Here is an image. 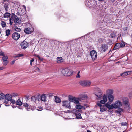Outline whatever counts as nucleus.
I'll use <instances>...</instances> for the list:
<instances>
[{
    "instance_id": "f257e3e1",
    "label": "nucleus",
    "mask_w": 132,
    "mask_h": 132,
    "mask_svg": "<svg viewBox=\"0 0 132 132\" xmlns=\"http://www.w3.org/2000/svg\"><path fill=\"white\" fill-rule=\"evenodd\" d=\"M62 73L65 76H70L73 73V71L68 68H63L61 69Z\"/></svg>"
},
{
    "instance_id": "f03ea898",
    "label": "nucleus",
    "mask_w": 132,
    "mask_h": 132,
    "mask_svg": "<svg viewBox=\"0 0 132 132\" xmlns=\"http://www.w3.org/2000/svg\"><path fill=\"white\" fill-rule=\"evenodd\" d=\"M94 91V93L96 96L98 98L102 97V93L99 88L97 87H95Z\"/></svg>"
},
{
    "instance_id": "7ed1b4c3",
    "label": "nucleus",
    "mask_w": 132,
    "mask_h": 132,
    "mask_svg": "<svg viewBox=\"0 0 132 132\" xmlns=\"http://www.w3.org/2000/svg\"><path fill=\"white\" fill-rule=\"evenodd\" d=\"M123 103L125 105L126 110H128L130 108V105L129 102V100L127 98H124L123 99Z\"/></svg>"
},
{
    "instance_id": "20e7f679",
    "label": "nucleus",
    "mask_w": 132,
    "mask_h": 132,
    "mask_svg": "<svg viewBox=\"0 0 132 132\" xmlns=\"http://www.w3.org/2000/svg\"><path fill=\"white\" fill-rule=\"evenodd\" d=\"M122 105V104L121 102L120 101L118 100L116 101L114 103L112 104L113 108H117L121 107Z\"/></svg>"
},
{
    "instance_id": "39448f33",
    "label": "nucleus",
    "mask_w": 132,
    "mask_h": 132,
    "mask_svg": "<svg viewBox=\"0 0 132 132\" xmlns=\"http://www.w3.org/2000/svg\"><path fill=\"white\" fill-rule=\"evenodd\" d=\"M90 54L92 60H95L97 56V53L96 51L94 50H92L90 52Z\"/></svg>"
},
{
    "instance_id": "423d86ee",
    "label": "nucleus",
    "mask_w": 132,
    "mask_h": 132,
    "mask_svg": "<svg viewBox=\"0 0 132 132\" xmlns=\"http://www.w3.org/2000/svg\"><path fill=\"white\" fill-rule=\"evenodd\" d=\"M2 58L1 61L4 65L6 66L9 62V61L7 59L8 57L7 55H5L3 56Z\"/></svg>"
},
{
    "instance_id": "0eeeda50",
    "label": "nucleus",
    "mask_w": 132,
    "mask_h": 132,
    "mask_svg": "<svg viewBox=\"0 0 132 132\" xmlns=\"http://www.w3.org/2000/svg\"><path fill=\"white\" fill-rule=\"evenodd\" d=\"M62 106L67 108L71 109V106L70 105V102L68 101H64L62 102Z\"/></svg>"
},
{
    "instance_id": "6e6552de",
    "label": "nucleus",
    "mask_w": 132,
    "mask_h": 132,
    "mask_svg": "<svg viewBox=\"0 0 132 132\" xmlns=\"http://www.w3.org/2000/svg\"><path fill=\"white\" fill-rule=\"evenodd\" d=\"M12 100L11 103L13 104H14L15 101L16 100V98L18 97V94L16 93H13L11 94Z\"/></svg>"
},
{
    "instance_id": "1a4fd4ad",
    "label": "nucleus",
    "mask_w": 132,
    "mask_h": 132,
    "mask_svg": "<svg viewBox=\"0 0 132 132\" xmlns=\"http://www.w3.org/2000/svg\"><path fill=\"white\" fill-rule=\"evenodd\" d=\"M20 37V34L16 32L13 33L12 36V38L15 40H18Z\"/></svg>"
},
{
    "instance_id": "9d476101",
    "label": "nucleus",
    "mask_w": 132,
    "mask_h": 132,
    "mask_svg": "<svg viewBox=\"0 0 132 132\" xmlns=\"http://www.w3.org/2000/svg\"><path fill=\"white\" fill-rule=\"evenodd\" d=\"M20 45L22 48L25 49L28 46L29 43L25 41H24L21 43Z\"/></svg>"
},
{
    "instance_id": "9b49d317",
    "label": "nucleus",
    "mask_w": 132,
    "mask_h": 132,
    "mask_svg": "<svg viewBox=\"0 0 132 132\" xmlns=\"http://www.w3.org/2000/svg\"><path fill=\"white\" fill-rule=\"evenodd\" d=\"M79 111L78 110H76V111L74 112V114H75L77 119H81L82 118V117L81 116V114L79 112Z\"/></svg>"
},
{
    "instance_id": "f8f14e48",
    "label": "nucleus",
    "mask_w": 132,
    "mask_h": 132,
    "mask_svg": "<svg viewBox=\"0 0 132 132\" xmlns=\"http://www.w3.org/2000/svg\"><path fill=\"white\" fill-rule=\"evenodd\" d=\"M33 29L31 28H26L24 30V32L27 34H31L33 32Z\"/></svg>"
},
{
    "instance_id": "ddd939ff",
    "label": "nucleus",
    "mask_w": 132,
    "mask_h": 132,
    "mask_svg": "<svg viewBox=\"0 0 132 132\" xmlns=\"http://www.w3.org/2000/svg\"><path fill=\"white\" fill-rule=\"evenodd\" d=\"M107 101V97L106 96L104 95L102 97V99L100 101V103L102 104H104Z\"/></svg>"
},
{
    "instance_id": "4468645a",
    "label": "nucleus",
    "mask_w": 132,
    "mask_h": 132,
    "mask_svg": "<svg viewBox=\"0 0 132 132\" xmlns=\"http://www.w3.org/2000/svg\"><path fill=\"white\" fill-rule=\"evenodd\" d=\"M91 84V82L90 81H84L81 82V84L83 86H89Z\"/></svg>"
},
{
    "instance_id": "2eb2a0df",
    "label": "nucleus",
    "mask_w": 132,
    "mask_h": 132,
    "mask_svg": "<svg viewBox=\"0 0 132 132\" xmlns=\"http://www.w3.org/2000/svg\"><path fill=\"white\" fill-rule=\"evenodd\" d=\"M16 15L14 13H12V14L11 16L10 19V25H12L14 19L15 18Z\"/></svg>"
},
{
    "instance_id": "dca6fc26",
    "label": "nucleus",
    "mask_w": 132,
    "mask_h": 132,
    "mask_svg": "<svg viewBox=\"0 0 132 132\" xmlns=\"http://www.w3.org/2000/svg\"><path fill=\"white\" fill-rule=\"evenodd\" d=\"M11 94H7L5 95V99H6L7 101H10V104H11V101H12V98Z\"/></svg>"
},
{
    "instance_id": "f3484780",
    "label": "nucleus",
    "mask_w": 132,
    "mask_h": 132,
    "mask_svg": "<svg viewBox=\"0 0 132 132\" xmlns=\"http://www.w3.org/2000/svg\"><path fill=\"white\" fill-rule=\"evenodd\" d=\"M4 7L6 11H7L8 8V5L9 4V2L7 0H4Z\"/></svg>"
},
{
    "instance_id": "a211bd4d",
    "label": "nucleus",
    "mask_w": 132,
    "mask_h": 132,
    "mask_svg": "<svg viewBox=\"0 0 132 132\" xmlns=\"http://www.w3.org/2000/svg\"><path fill=\"white\" fill-rule=\"evenodd\" d=\"M40 101H43L44 102L46 101V95L44 94H43L40 96Z\"/></svg>"
},
{
    "instance_id": "6ab92c4d",
    "label": "nucleus",
    "mask_w": 132,
    "mask_h": 132,
    "mask_svg": "<svg viewBox=\"0 0 132 132\" xmlns=\"http://www.w3.org/2000/svg\"><path fill=\"white\" fill-rule=\"evenodd\" d=\"M112 102V101H109L105 105L106 107L107 108L110 109H113V106H112V104H111V105H110L111 103Z\"/></svg>"
},
{
    "instance_id": "aec40b11",
    "label": "nucleus",
    "mask_w": 132,
    "mask_h": 132,
    "mask_svg": "<svg viewBox=\"0 0 132 132\" xmlns=\"http://www.w3.org/2000/svg\"><path fill=\"white\" fill-rule=\"evenodd\" d=\"M101 51L103 52L105 51L108 49V47L107 45H103L101 47Z\"/></svg>"
},
{
    "instance_id": "412c9836",
    "label": "nucleus",
    "mask_w": 132,
    "mask_h": 132,
    "mask_svg": "<svg viewBox=\"0 0 132 132\" xmlns=\"http://www.w3.org/2000/svg\"><path fill=\"white\" fill-rule=\"evenodd\" d=\"M87 97L86 95L84 94H80L79 96V98L80 101L81 100H84Z\"/></svg>"
},
{
    "instance_id": "4be33fe9",
    "label": "nucleus",
    "mask_w": 132,
    "mask_h": 132,
    "mask_svg": "<svg viewBox=\"0 0 132 132\" xmlns=\"http://www.w3.org/2000/svg\"><path fill=\"white\" fill-rule=\"evenodd\" d=\"M132 73V71H126L125 72L122 73L121 74V75L122 76L125 77L128 75H130Z\"/></svg>"
},
{
    "instance_id": "5701e85b",
    "label": "nucleus",
    "mask_w": 132,
    "mask_h": 132,
    "mask_svg": "<svg viewBox=\"0 0 132 132\" xmlns=\"http://www.w3.org/2000/svg\"><path fill=\"white\" fill-rule=\"evenodd\" d=\"M80 101V100L79 97H73V102L75 103L78 104L79 103Z\"/></svg>"
},
{
    "instance_id": "b1692460",
    "label": "nucleus",
    "mask_w": 132,
    "mask_h": 132,
    "mask_svg": "<svg viewBox=\"0 0 132 132\" xmlns=\"http://www.w3.org/2000/svg\"><path fill=\"white\" fill-rule=\"evenodd\" d=\"M16 101H15V102L14 104L16 103V104L19 106H21L22 104V103L21 101L20 100L18 99Z\"/></svg>"
},
{
    "instance_id": "393cba45",
    "label": "nucleus",
    "mask_w": 132,
    "mask_h": 132,
    "mask_svg": "<svg viewBox=\"0 0 132 132\" xmlns=\"http://www.w3.org/2000/svg\"><path fill=\"white\" fill-rule=\"evenodd\" d=\"M36 103L40 101V96L38 95H35Z\"/></svg>"
},
{
    "instance_id": "a878e982",
    "label": "nucleus",
    "mask_w": 132,
    "mask_h": 132,
    "mask_svg": "<svg viewBox=\"0 0 132 132\" xmlns=\"http://www.w3.org/2000/svg\"><path fill=\"white\" fill-rule=\"evenodd\" d=\"M14 22L16 24H19L20 23L19 19L16 15L14 19Z\"/></svg>"
},
{
    "instance_id": "bb28decb",
    "label": "nucleus",
    "mask_w": 132,
    "mask_h": 132,
    "mask_svg": "<svg viewBox=\"0 0 132 132\" xmlns=\"http://www.w3.org/2000/svg\"><path fill=\"white\" fill-rule=\"evenodd\" d=\"M108 98L109 101L112 102L114 100V96L112 95H109L108 96Z\"/></svg>"
},
{
    "instance_id": "cd10ccee",
    "label": "nucleus",
    "mask_w": 132,
    "mask_h": 132,
    "mask_svg": "<svg viewBox=\"0 0 132 132\" xmlns=\"http://www.w3.org/2000/svg\"><path fill=\"white\" fill-rule=\"evenodd\" d=\"M57 62L58 63H61L63 61V59L61 57H58L57 58Z\"/></svg>"
},
{
    "instance_id": "c85d7f7f",
    "label": "nucleus",
    "mask_w": 132,
    "mask_h": 132,
    "mask_svg": "<svg viewBox=\"0 0 132 132\" xmlns=\"http://www.w3.org/2000/svg\"><path fill=\"white\" fill-rule=\"evenodd\" d=\"M113 93V91L112 89H108L107 90L106 92V93L107 94L112 95Z\"/></svg>"
},
{
    "instance_id": "c756f323",
    "label": "nucleus",
    "mask_w": 132,
    "mask_h": 132,
    "mask_svg": "<svg viewBox=\"0 0 132 132\" xmlns=\"http://www.w3.org/2000/svg\"><path fill=\"white\" fill-rule=\"evenodd\" d=\"M106 108L105 105H103L100 107V111H105L107 110Z\"/></svg>"
},
{
    "instance_id": "7c9ffc66",
    "label": "nucleus",
    "mask_w": 132,
    "mask_h": 132,
    "mask_svg": "<svg viewBox=\"0 0 132 132\" xmlns=\"http://www.w3.org/2000/svg\"><path fill=\"white\" fill-rule=\"evenodd\" d=\"M123 109L121 108H119L118 109V110L116 111V112L118 114H121V113L123 112Z\"/></svg>"
},
{
    "instance_id": "2f4dec72",
    "label": "nucleus",
    "mask_w": 132,
    "mask_h": 132,
    "mask_svg": "<svg viewBox=\"0 0 132 132\" xmlns=\"http://www.w3.org/2000/svg\"><path fill=\"white\" fill-rule=\"evenodd\" d=\"M20 9L21 10V12L23 13L24 14L26 9L25 6L24 5H23L22 7H21Z\"/></svg>"
},
{
    "instance_id": "473e14b6",
    "label": "nucleus",
    "mask_w": 132,
    "mask_h": 132,
    "mask_svg": "<svg viewBox=\"0 0 132 132\" xmlns=\"http://www.w3.org/2000/svg\"><path fill=\"white\" fill-rule=\"evenodd\" d=\"M120 44L119 43H117L115 45L114 48V49L116 50L119 49L120 48Z\"/></svg>"
},
{
    "instance_id": "72a5a7b5",
    "label": "nucleus",
    "mask_w": 132,
    "mask_h": 132,
    "mask_svg": "<svg viewBox=\"0 0 132 132\" xmlns=\"http://www.w3.org/2000/svg\"><path fill=\"white\" fill-rule=\"evenodd\" d=\"M76 108L78 109H81L84 107V106H82L81 105L78 104H77L75 106Z\"/></svg>"
},
{
    "instance_id": "f704fd0d",
    "label": "nucleus",
    "mask_w": 132,
    "mask_h": 132,
    "mask_svg": "<svg viewBox=\"0 0 132 132\" xmlns=\"http://www.w3.org/2000/svg\"><path fill=\"white\" fill-rule=\"evenodd\" d=\"M55 102L56 103H60L61 102L60 99L58 97L55 96Z\"/></svg>"
},
{
    "instance_id": "c9c22d12",
    "label": "nucleus",
    "mask_w": 132,
    "mask_h": 132,
    "mask_svg": "<svg viewBox=\"0 0 132 132\" xmlns=\"http://www.w3.org/2000/svg\"><path fill=\"white\" fill-rule=\"evenodd\" d=\"M33 70L35 71H38V72H39L40 71L39 68L37 67H35L34 68Z\"/></svg>"
},
{
    "instance_id": "e433bc0d",
    "label": "nucleus",
    "mask_w": 132,
    "mask_h": 132,
    "mask_svg": "<svg viewBox=\"0 0 132 132\" xmlns=\"http://www.w3.org/2000/svg\"><path fill=\"white\" fill-rule=\"evenodd\" d=\"M10 14L8 12L6 13L4 15V17L5 18H8L10 16Z\"/></svg>"
},
{
    "instance_id": "4c0bfd02",
    "label": "nucleus",
    "mask_w": 132,
    "mask_h": 132,
    "mask_svg": "<svg viewBox=\"0 0 132 132\" xmlns=\"http://www.w3.org/2000/svg\"><path fill=\"white\" fill-rule=\"evenodd\" d=\"M5 98V95L3 93L0 94V100H2Z\"/></svg>"
},
{
    "instance_id": "58836bf2",
    "label": "nucleus",
    "mask_w": 132,
    "mask_h": 132,
    "mask_svg": "<svg viewBox=\"0 0 132 132\" xmlns=\"http://www.w3.org/2000/svg\"><path fill=\"white\" fill-rule=\"evenodd\" d=\"M116 36V34L114 32H112L110 36V37L111 38H114Z\"/></svg>"
},
{
    "instance_id": "ea45409f",
    "label": "nucleus",
    "mask_w": 132,
    "mask_h": 132,
    "mask_svg": "<svg viewBox=\"0 0 132 132\" xmlns=\"http://www.w3.org/2000/svg\"><path fill=\"white\" fill-rule=\"evenodd\" d=\"M1 24L2 27H4L6 26V23L3 21H1Z\"/></svg>"
},
{
    "instance_id": "a19ab883",
    "label": "nucleus",
    "mask_w": 132,
    "mask_h": 132,
    "mask_svg": "<svg viewBox=\"0 0 132 132\" xmlns=\"http://www.w3.org/2000/svg\"><path fill=\"white\" fill-rule=\"evenodd\" d=\"M10 33V30L8 29L6 30V36H8L9 35Z\"/></svg>"
},
{
    "instance_id": "79ce46f5",
    "label": "nucleus",
    "mask_w": 132,
    "mask_h": 132,
    "mask_svg": "<svg viewBox=\"0 0 132 132\" xmlns=\"http://www.w3.org/2000/svg\"><path fill=\"white\" fill-rule=\"evenodd\" d=\"M73 97L71 96H69V101L71 102H73Z\"/></svg>"
},
{
    "instance_id": "37998d69",
    "label": "nucleus",
    "mask_w": 132,
    "mask_h": 132,
    "mask_svg": "<svg viewBox=\"0 0 132 132\" xmlns=\"http://www.w3.org/2000/svg\"><path fill=\"white\" fill-rule=\"evenodd\" d=\"M10 103V102H9L7 101H6V100H5L4 101V103L6 104L5 105L6 106H9L10 105V104L9 103Z\"/></svg>"
},
{
    "instance_id": "c03bdc74",
    "label": "nucleus",
    "mask_w": 132,
    "mask_h": 132,
    "mask_svg": "<svg viewBox=\"0 0 132 132\" xmlns=\"http://www.w3.org/2000/svg\"><path fill=\"white\" fill-rule=\"evenodd\" d=\"M31 101H33L36 103L35 96H32L31 98Z\"/></svg>"
},
{
    "instance_id": "a18cd8bd",
    "label": "nucleus",
    "mask_w": 132,
    "mask_h": 132,
    "mask_svg": "<svg viewBox=\"0 0 132 132\" xmlns=\"http://www.w3.org/2000/svg\"><path fill=\"white\" fill-rule=\"evenodd\" d=\"M15 30L17 32H20L21 31V29L20 28H18L17 27H15Z\"/></svg>"
},
{
    "instance_id": "49530a36",
    "label": "nucleus",
    "mask_w": 132,
    "mask_h": 132,
    "mask_svg": "<svg viewBox=\"0 0 132 132\" xmlns=\"http://www.w3.org/2000/svg\"><path fill=\"white\" fill-rule=\"evenodd\" d=\"M76 111V109H73L72 110H69L67 111V112H72L73 113H74L75 111Z\"/></svg>"
},
{
    "instance_id": "de8ad7c7",
    "label": "nucleus",
    "mask_w": 132,
    "mask_h": 132,
    "mask_svg": "<svg viewBox=\"0 0 132 132\" xmlns=\"http://www.w3.org/2000/svg\"><path fill=\"white\" fill-rule=\"evenodd\" d=\"M4 55V52L0 50V56H3Z\"/></svg>"
},
{
    "instance_id": "09e8293b",
    "label": "nucleus",
    "mask_w": 132,
    "mask_h": 132,
    "mask_svg": "<svg viewBox=\"0 0 132 132\" xmlns=\"http://www.w3.org/2000/svg\"><path fill=\"white\" fill-rule=\"evenodd\" d=\"M120 47H124L125 45V44L124 43H122L121 44H120Z\"/></svg>"
},
{
    "instance_id": "8fccbe9b",
    "label": "nucleus",
    "mask_w": 132,
    "mask_h": 132,
    "mask_svg": "<svg viewBox=\"0 0 132 132\" xmlns=\"http://www.w3.org/2000/svg\"><path fill=\"white\" fill-rule=\"evenodd\" d=\"M80 73V71H79L78 72V73L77 74V76H76V77H77V78H80V76L79 75Z\"/></svg>"
},
{
    "instance_id": "3c124183",
    "label": "nucleus",
    "mask_w": 132,
    "mask_h": 132,
    "mask_svg": "<svg viewBox=\"0 0 132 132\" xmlns=\"http://www.w3.org/2000/svg\"><path fill=\"white\" fill-rule=\"evenodd\" d=\"M23 106H24L27 107L28 106V105L27 103H25L24 104Z\"/></svg>"
},
{
    "instance_id": "603ef678",
    "label": "nucleus",
    "mask_w": 132,
    "mask_h": 132,
    "mask_svg": "<svg viewBox=\"0 0 132 132\" xmlns=\"http://www.w3.org/2000/svg\"><path fill=\"white\" fill-rule=\"evenodd\" d=\"M23 54H19L18 55V56L19 57H21L23 56Z\"/></svg>"
},
{
    "instance_id": "864d4df0",
    "label": "nucleus",
    "mask_w": 132,
    "mask_h": 132,
    "mask_svg": "<svg viewBox=\"0 0 132 132\" xmlns=\"http://www.w3.org/2000/svg\"><path fill=\"white\" fill-rule=\"evenodd\" d=\"M129 96L130 98H132V92H131L129 94Z\"/></svg>"
},
{
    "instance_id": "5fc2aeb1",
    "label": "nucleus",
    "mask_w": 132,
    "mask_h": 132,
    "mask_svg": "<svg viewBox=\"0 0 132 132\" xmlns=\"http://www.w3.org/2000/svg\"><path fill=\"white\" fill-rule=\"evenodd\" d=\"M127 125V123L126 122L124 123H122L121 124V125L122 126H124L126 125Z\"/></svg>"
},
{
    "instance_id": "6e6d98bb",
    "label": "nucleus",
    "mask_w": 132,
    "mask_h": 132,
    "mask_svg": "<svg viewBox=\"0 0 132 132\" xmlns=\"http://www.w3.org/2000/svg\"><path fill=\"white\" fill-rule=\"evenodd\" d=\"M15 61L13 60L11 62V64L12 65H13L15 63Z\"/></svg>"
},
{
    "instance_id": "4d7b16f0",
    "label": "nucleus",
    "mask_w": 132,
    "mask_h": 132,
    "mask_svg": "<svg viewBox=\"0 0 132 132\" xmlns=\"http://www.w3.org/2000/svg\"><path fill=\"white\" fill-rule=\"evenodd\" d=\"M101 103H97V105L98 106H99L100 107H100H101V106H102V105L101 104Z\"/></svg>"
},
{
    "instance_id": "13d9d810",
    "label": "nucleus",
    "mask_w": 132,
    "mask_h": 132,
    "mask_svg": "<svg viewBox=\"0 0 132 132\" xmlns=\"http://www.w3.org/2000/svg\"><path fill=\"white\" fill-rule=\"evenodd\" d=\"M38 58L41 61H43V58H41L39 56V57Z\"/></svg>"
},
{
    "instance_id": "bf43d9fd",
    "label": "nucleus",
    "mask_w": 132,
    "mask_h": 132,
    "mask_svg": "<svg viewBox=\"0 0 132 132\" xmlns=\"http://www.w3.org/2000/svg\"><path fill=\"white\" fill-rule=\"evenodd\" d=\"M127 29H128V28L126 27H125V28H124L123 29V30H124V31H125V30H127Z\"/></svg>"
},
{
    "instance_id": "052dcab7",
    "label": "nucleus",
    "mask_w": 132,
    "mask_h": 132,
    "mask_svg": "<svg viewBox=\"0 0 132 132\" xmlns=\"http://www.w3.org/2000/svg\"><path fill=\"white\" fill-rule=\"evenodd\" d=\"M4 68L3 67H0V70H2Z\"/></svg>"
},
{
    "instance_id": "680f3d73",
    "label": "nucleus",
    "mask_w": 132,
    "mask_h": 132,
    "mask_svg": "<svg viewBox=\"0 0 132 132\" xmlns=\"http://www.w3.org/2000/svg\"><path fill=\"white\" fill-rule=\"evenodd\" d=\"M34 56H35L36 57L38 58L39 57V55H37V54H36L34 55Z\"/></svg>"
},
{
    "instance_id": "e2e57ef3",
    "label": "nucleus",
    "mask_w": 132,
    "mask_h": 132,
    "mask_svg": "<svg viewBox=\"0 0 132 132\" xmlns=\"http://www.w3.org/2000/svg\"><path fill=\"white\" fill-rule=\"evenodd\" d=\"M16 14H17V15H21V13L20 14V13H19V12H17L16 13Z\"/></svg>"
},
{
    "instance_id": "0e129e2a",
    "label": "nucleus",
    "mask_w": 132,
    "mask_h": 132,
    "mask_svg": "<svg viewBox=\"0 0 132 132\" xmlns=\"http://www.w3.org/2000/svg\"><path fill=\"white\" fill-rule=\"evenodd\" d=\"M37 110H38V111H41V110H42L41 109V110H40V109H39V108H37Z\"/></svg>"
},
{
    "instance_id": "69168bd1",
    "label": "nucleus",
    "mask_w": 132,
    "mask_h": 132,
    "mask_svg": "<svg viewBox=\"0 0 132 132\" xmlns=\"http://www.w3.org/2000/svg\"><path fill=\"white\" fill-rule=\"evenodd\" d=\"M34 59H32L30 61V62H33L34 61Z\"/></svg>"
},
{
    "instance_id": "338daca9",
    "label": "nucleus",
    "mask_w": 132,
    "mask_h": 132,
    "mask_svg": "<svg viewBox=\"0 0 132 132\" xmlns=\"http://www.w3.org/2000/svg\"><path fill=\"white\" fill-rule=\"evenodd\" d=\"M111 2H115V0H111Z\"/></svg>"
},
{
    "instance_id": "774afa93",
    "label": "nucleus",
    "mask_w": 132,
    "mask_h": 132,
    "mask_svg": "<svg viewBox=\"0 0 132 132\" xmlns=\"http://www.w3.org/2000/svg\"><path fill=\"white\" fill-rule=\"evenodd\" d=\"M38 108H39L40 109H42V108L41 106H40L38 107Z\"/></svg>"
}]
</instances>
